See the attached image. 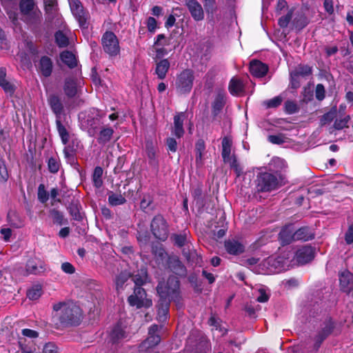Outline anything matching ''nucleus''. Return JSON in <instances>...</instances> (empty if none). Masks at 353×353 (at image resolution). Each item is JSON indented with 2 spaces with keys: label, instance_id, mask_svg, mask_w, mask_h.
<instances>
[{
  "label": "nucleus",
  "instance_id": "obj_1",
  "mask_svg": "<svg viewBox=\"0 0 353 353\" xmlns=\"http://www.w3.org/2000/svg\"><path fill=\"white\" fill-rule=\"evenodd\" d=\"M179 281L174 276H170L167 283L160 282L157 285V292L160 296L158 304L157 319L164 322L168 316L170 301L177 294Z\"/></svg>",
  "mask_w": 353,
  "mask_h": 353
},
{
  "label": "nucleus",
  "instance_id": "obj_2",
  "mask_svg": "<svg viewBox=\"0 0 353 353\" xmlns=\"http://www.w3.org/2000/svg\"><path fill=\"white\" fill-rule=\"evenodd\" d=\"M53 309L55 312L54 318H57L61 325L79 324L81 309L73 303H58L54 305Z\"/></svg>",
  "mask_w": 353,
  "mask_h": 353
},
{
  "label": "nucleus",
  "instance_id": "obj_3",
  "mask_svg": "<svg viewBox=\"0 0 353 353\" xmlns=\"http://www.w3.org/2000/svg\"><path fill=\"white\" fill-rule=\"evenodd\" d=\"M194 80V72L190 69L183 70L176 79L175 86L181 94L190 93Z\"/></svg>",
  "mask_w": 353,
  "mask_h": 353
},
{
  "label": "nucleus",
  "instance_id": "obj_4",
  "mask_svg": "<svg viewBox=\"0 0 353 353\" xmlns=\"http://www.w3.org/2000/svg\"><path fill=\"white\" fill-rule=\"evenodd\" d=\"M256 189L259 192H270L278 187V180L272 174L260 173L256 179Z\"/></svg>",
  "mask_w": 353,
  "mask_h": 353
},
{
  "label": "nucleus",
  "instance_id": "obj_5",
  "mask_svg": "<svg viewBox=\"0 0 353 353\" xmlns=\"http://www.w3.org/2000/svg\"><path fill=\"white\" fill-rule=\"evenodd\" d=\"M103 50L110 56H117L120 52L119 40L112 32H105L101 38Z\"/></svg>",
  "mask_w": 353,
  "mask_h": 353
},
{
  "label": "nucleus",
  "instance_id": "obj_6",
  "mask_svg": "<svg viewBox=\"0 0 353 353\" xmlns=\"http://www.w3.org/2000/svg\"><path fill=\"white\" fill-rule=\"evenodd\" d=\"M151 231L153 235L161 241H165L168 236V224L161 215H157L151 223Z\"/></svg>",
  "mask_w": 353,
  "mask_h": 353
},
{
  "label": "nucleus",
  "instance_id": "obj_7",
  "mask_svg": "<svg viewBox=\"0 0 353 353\" xmlns=\"http://www.w3.org/2000/svg\"><path fill=\"white\" fill-rule=\"evenodd\" d=\"M289 257L284 258L279 256L277 257L271 256L264 261V265L267 266L268 272L270 273H279L286 270L290 265Z\"/></svg>",
  "mask_w": 353,
  "mask_h": 353
},
{
  "label": "nucleus",
  "instance_id": "obj_8",
  "mask_svg": "<svg viewBox=\"0 0 353 353\" xmlns=\"http://www.w3.org/2000/svg\"><path fill=\"white\" fill-rule=\"evenodd\" d=\"M128 302L130 305L136 306L138 308L150 307L152 304L150 299H146L145 292L141 287L134 288V294L128 297Z\"/></svg>",
  "mask_w": 353,
  "mask_h": 353
},
{
  "label": "nucleus",
  "instance_id": "obj_9",
  "mask_svg": "<svg viewBox=\"0 0 353 353\" xmlns=\"http://www.w3.org/2000/svg\"><path fill=\"white\" fill-rule=\"evenodd\" d=\"M161 328V326H159L157 325H152L150 327L148 330V337L139 346L141 351L147 350L148 349L153 347L159 343L161 341L159 332Z\"/></svg>",
  "mask_w": 353,
  "mask_h": 353
},
{
  "label": "nucleus",
  "instance_id": "obj_10",
  "mask_svg": "<svg viewBox=\"0 0 353 353\" xmlns=\"http://www.w3.org/2000/svg\"><path fill=\"white\" fill-rule=\"evenodd\" d=\"M110 340L113 343H118L130 338L128 332L126 331V327L122 323H117L111 330Z\"/></svg>",
  "mask_w": 353,
  "mask_h": 353
},
{
  "label": "nucleus",
  "instance_id": "obj_11",
  "mask_svg": "<svg viewBox=\"0 0 353 353\" xmlns=\"http://www.w3.org/2000/svg\"><path fill=\"white\" fill-rule=\"evenodd\" d=\"M314 258V249L312 246L305 245L299 248L294 259L297 263L303 265L310 262Z\"/></svg>",
  "mask_w": 353,
  "mask_h": 353
},
{
  "label": "nucleus",
  "instance_id": "obj_12",
  "mask_svg": "<svg viewBox=\"0 0 353 353\" xmlns=\"http://www.w3.org/2000/svg\"><path fill=\"white\" fill-rule=\"evenodd\" d=\"M71 11L79 21V26L83 27L85 25L86 17L83 7L79 0H68Z\"/></svg>",
  "mask_w": 353,
  "mask_h": 353
},
{
  "label": "nucleus",
  "instance_id": "obj_13",
  "mask_svg": "<svg viewBox=\"0 0 353 353\" xmlns=\"http://www.w3.org/2000/svg\"><path fill=\"white\" fill-rule=\"evenodd\" d=\"M46 270V265L41 259L37 257L30 258L26 264V271L28 274H39Z\"/></svg>",
  "mask_w": 353,
  "mask_h": 353
},
{
  "label": "nucleus",
  "instance_id": "obj_14",
  "mask_svg": "<svg viewBox=\"0 0 353 353\" xmlns=\"http://www.w3.org/2000/svg\"><path fill=\"white\" fill-rule=\"evenodd\" d=\"M339 276L341 290L350 293L353 290V274L345 270L339 272Z\"/></svg>",
  "mask_w": 353,
  "mask_h": 353
},
{
  "label": "nucleus",
  "instance_id": "obj_15",
  "mask_svg": "<svg viewBox=\"0 0 353 353\" xmlns=\"http://www.w3.org/2000/svg\"><path fill=\"white\" fill-rule=\"evenodd\" d=\"M48 103L52 112L55 114L56 119H61L64 107L59 97L54 94H50L48 98Z\"/></svg>",
  "mask_w": 353,
  "mask_h": 353
},
{
  "label": "nucleus",
  "instance_id": "obj_16",
  "mask_svg": "<svg viewBox=\"0 0 353 353\" xmlns=\"http://www.w3.org/2000/svg\"><path fill=\"white\" fill-rule=\"evenodd\" d=\"M186 6L192 17L196 21H201L204 17V13L201 4L196 0H186Z\"/></svg>",
  "mask_w": 353,
  "mask_h": 353
},
{
  "label": "nucleus",
  "instance_id": "obj_17",
  "mask_svg": "<svg viewBox=\"0 0 353 353\" xmlns=\"http://www.w3.org/2000/svg\"><path fill=\"white\" fill-rule=\"evenodd\" d=\"M268 67L266 64L258 60H253L250 63V72L256 77H262L266 74Z\"/></svg>",
  "mask_w": 353,
  "mask_h": 353
},
{
  "label": "nucleus",
  "instance_id": "obj_18",
  "mask_svg": "<svg viewBox=\"0 0 353 353\" xmlns=\"http://www.w3.org/2000/svg\"><path fill=\"white\" fill-rule=\"evenodd\" d=\"M225 250L230 254L237 255L244 252V245L237 240L229 239L225 241Z\"/></svg>",
  "mask_w": 353,
  "mask_h": 353
},
{
  "label": "nucleus",
  "instance_id": "obj_19",
  "mask_svg": "<svg viewBox=\"0 0 353 353\" xmlns=\"http://www.w3.org/2000/svg\"><path fill=\"white\" fill-rule=\"evenodd\" d=\"M294 226L293 225H288L284 227L279 233V239L283 245L290 244L293 241L294 238Z\"/></svg>",
  "mask_w": 353,
  "mask_h": 353
},
{
  "label": "nucleus",
  "instance_id": "obj_20",
  "mask_svg": "<svg viewBox=\"0 0 353 353\" xmlns=\"http://www.w3.org/2000/svg\"><path fill=\"white\" fill-rule=\"evenodd\" d=\"M185 117V114L183 112H181L176 114L174 118V127L172 132L177 138L182 137L184 134L183 125Z\"/></svg>",
  "mask_w": 353,
  "mask_h": 353
},
{
  "label": "nucleus",
  "instance_id": "obj_21",
  "mask_svg": "<svg viewBox=\"0 0 353 353\" xmlns=\"http://www.w3.org/2000/svg\"><path fill=\"white\" fill-rule=\"evenodd\" d=\"M294 238L295 241H308L314 238L312 230L308 227H303L299 230L294 228Z\"/></svg>",
  "mask_w": 353,
  "mask_h": 353
},
{
  "label": "nucleus",
  "instance_id": "obj_22",
  "mask_svg": "<svg viewBox=\"0 0 353 353\" xmlns=\"http://www.w3.org/2000/svg\"><path fill=\"white\" fill-rule=\"evenodd\" d=\"M170 66V61L167 59H162L157 63L155 73L159 79H163L165 78Z\"/></svg>",
  "mask_w": 353,
  "mask_h": 353
},
{
  "label": "nucleus",
  "instance_id": "obj_23",
  "mask_svg": "<svg viewBox=\"0 0 353 353\" xmlns=\"http://www.w3.org/2000/svg\"><path fill=\"white\" fill-rule=\"evenodd\" d=\"M39 72L45 77H49L52 70V63L51 59L48 57L41 58L39 65Z\"/></svg>",
  "mask_w": 353,
  "mask_h": 353
},
{
  "label": "nucleus",
  "instance_id": "obj_24",
  "mask_svg": "<svg viewBox=\"0 0 353 353\" xmlns=\"http://www.w3.org/2000/svg\"><path fill=\"white\" fill-rule=\"evenodd\" d=\"M63 90L68 98L74 97L78 91L76 81L70 78L66 79L63 86Z\"/></svg>",
  "mask_w": 353,
  "mask_h": 353
},
{
  "label": "nucleus",
  "instance_id": "obj_25",
  "mask_svg": "<svg viewBox=\"0 0 353 353\" xmlns=\"http://www.w3.org/2000/svg\"><path fill=\"white\" fill-rule=\"evenodd\" d=\"M229 90L232 95L238 96L241 94L244 90L243 82L236 78H232L229 84Z\"/></svg>",
  "mask_w": 353,
  "mask_h": 353
},
{
  "label": "nucleus",
  "instance_id": "obj_26",
  "mask_svg": "<svg viewBox=\"0 0 353 353\" xmlns=\"http://www.w3.org/2000/svg\"><path fill=\"white\" fill-rule=\"evenodd\" d=\"M20 9L23 14L31 15L33 14L34 16L38 15L36 10H34V2L33 0H21L20 2Z\"/></svg>",
  "mask_w": 353,
  "mask_h": 353
},
{
  "label": "nucleus",
  "instance_id": "obj_27",
  "mask_svg": "<svg viewBox=\"0 0 353 353\" xmlns=\"http://www.w3.org/2000/svg\"><path fill=\"white\" fill-rule=\"evenodd\" d=\"M61 61L68 65L69 68H72L77 65V59L75 55L69 51H63L60 54Z\"/></svg>",
  "mask_w": 353,
  "mask_h": 353
},
{
  "label": "nucleus",
  "instance_id": "obj_28",
  "mask_svg": "<svg viewBox=\"0 0 353 353\" xmlns=\"http://www.w3.org/2000/svg\"><path fill=\"white\" fill-rule=\"evenodd\" d=\"M170 267L176 274L184 276L185 274V270L183 265L177 258L170 259Z\"/></svg>",
  "mask_w": 353,
  "mask_h": 353
},
{
  "label": "nucleus",
  "instance_id": "obj_29",
  "mask_svg": "<svg viewBox=\"0 0 353 353\" xmlns=\"http://www.w3.org/2000/svg\"><path fill=\"white\" fill-rule=\"evenodd\" d=\"M85 128L90 137H94L96 134V130L99 125V119L90 117V116L88 117L86 120Z\"/></svg>",
  "mask_w": 353,
  "mask_h": 353
},
{
  "label": "nucleus",
  "instance_id": "obj_30",
  "mask_svg": "<svg viewBox=\"0 0 353 353\" xmlns=\"http://www.w3.org/2000/svg\"><path fill=\"white\" fill-rule=\"evenodd\" d=\"M225 104V94L224 93L219 92L213 102L212 111L214 114H217L223 108Z\"/></svg>",
  "mask_w": 353,
  "mask_h": 353
},
{
  "label": "nucleus",
  "instance_id": "obj_31",
  "mask_svg": "<svg viewBox=\"0 0 353 353\" xmlns=\"http://www.w3.org/2000/svg\"><path fill=\"white\" fill-rule=\"evenodd\" d=\"M57 129L61 137V141L66 145L69 141V133L65 126L61 123V119H56Z\"/></svg>",
  "mask_w": 353,
  "mask_h": 353
},
{
  "label": "nucleus",
  "instance_id": "obj_32",
  "mask_svg": "<svg viewBox=\"0 0 353 353\" xmlns=\"http://www.w3.org/2000/svg\"><path fill=\"white\" fill-rule=\"evenodd\" d=\"M232 140L228 137H224L222 140V157L223 161L229 159L231 153Z\"/></svg>",
  "mask_w": 353,
  "mask_h": 353
},
{
  "label": "nucleus",
  "instance_id": "obj_33",
  "mask_svg": "<svg viewBox=\"0 0 353 353\" xmlns=\"http://www.w3.org/2000/svg\"><path fill=\"white\" fill-rule=\"evenodd\" d=\"M103 169L99 166L96 167L94 170V172L92 174V182L94 186L97 188H101L103 185Z\"/></svg>",
  "mask_w": 353,
  "mask_h": 353
},
{
  "label": "nucleus",
  "instance_id": "obj_34",
  "mask_svg": "<svg viewBox=\"0 0 353 353\" xmlns=\"http://www.w3.org/2000/svg\"><path fill=\"white\" fill-rule=\"evenodd\" d=\"M332 330V325L331 323H329L325 325V327L323 329L321 333H320L316 339L315 343V350H317L320 346L321 342L326 338V336L331 332Z\"/></svg>",
  "mask_w": 353,
  "mask_h": 353
},
{
  "label": "nucleus",
  "instance_id": "obj_35",
  "mask_svg": "<svg viewBox=\"0 0 353 353\" xmlns=\"http://www.w3.org/2000/svg\"><path fill=\"white\" fill-rule=\"evenodd\" d=\"M114 130L111 128H103L100 132L98 137V141L100 143H105L108 142L112 134H113Z\"/></svg>",
  "mask_w": 353,
  "mask_h": 353
},
{
  "label": "nucleus",
  "instance_id": "obj_36",
  "mask_svg": "<svg viewBox=\"0 0 353 353\" xmlns=\"http://www.w3.org/2000/svg\"><path fill=\"white\" fill-rule=\"evenodd\" d=\"M125 199L121 194L110 192L108 196V202L110 205L113 206L122 205L125 203Z\"/></svg>",
  "mask_w": 353,
  "mask_h": 353
},
{
  "label": "nucleus",
  "instance_id": "obj_37",
  "mask_svg": "<svg viewBox=\"0 0 353 353\" xmlns=\"http://www.w3.org/2000/svg\"><path fill=\"white\" fill-rule=\"evenodd\" d=\"M292 72L299 77H306L312 73V68L307 65H299Z\"/></svg>",
  "mask_w": 353,
  "mask_h": 353
},
{
  "label": "nucleus",
  "instance_id": "obj_38",
  "mask_svg": "<svg viewBox=\"0 0 353 353\" xmlns=\"http://www.w3.org/2000/svg\"><path fill=\"white\" fill-rule=\"evenodd\" d=\"M42 294L41 286L39 285H37L31 288L27 292V296L30 300H37L38 299Z\"/></svg>",
  "mask_w": 353,
  "mask_h": 353
},
{
  "label": "nucleus",
  "instance_id": "obj_39",
  "mask_svg": "<svg viewBox=\"0 0 353 353\" xmlns=\"http://www.w3.org/2000/svg\"><path fill=\"white\" fill-rule=\"evenodd\" d=\"M336 109H332L328 112L324 114L321 119L320 124L321 126L330 123L333 119L336 117Z\"/></svg>",
  "mask_w": 353,
  "mask_h": 353
},
{
  "label": "nucleus",
  "instance_id": "obj_40",
  "mask_svg": "<svg viewBox=\"0 0 353 353\" xmlns=\"http://www.w3.org/2000/svg\"><path fill=\"white\" fill-rule=\"evenodd\" d=\"M130 274L126 272H121L116 278L115 284L118 292L123 289V285L128 280Z\"/></svg>",
  "mask_w": 353,
  "mask_h": 353
},
{
  "label": "nucleus",
  "instance_id": "obj_41",
  "mask_svg": "<svg viewBox=\"0 0 353 353\" xmlns=\"http://www.w3.org/2000/svg\"><path fill=\"white\" fill-rule=\"evenodd\" d=\"M283 100V97L281 96H276L272 99L263 101V105L267 108H275L281 104Z\"/></svg>",
  "mask_w": 353,
  "mask_h": 353
},
{
  "label": "nucleus",
  "instance_id": "obj_42",
  "mask_svg": "<svg viewBox=\"0 0 353 353\" xmlns=\"http://www.w3.org/2000/svg\"><path fill=\"white\" fill-rule=\"evenodd\" d=\"M133 281L136 287H141L143 285L148 279V275L145 271L141 270V273L135 274L133 276Z\"/></svg>",
  "mask_w": 353,
  "mask_h": 353
},
{
  "label": "nucleus",
  "instance_id": "obj_43",
  "mask_svg": "<svg viewBox=\"0 0 353 353\" xmlns=\"http://www.w3.org/2000/svg\"><path fill=\"white\" fill-rule=\"evenodd\" d=\"M55 40L59 47H65L68 45V38L62 31L56 32Z\"/></svg>",
  "mask_w": 353,
  "mask_h": 353
},
{
  "label": "nucleus",
  "instance_id": "obj_44",
  "mask_svg": "<svg viewBox=\"0 0 353 353\" xmlns=\"http://www.w3.org/2000/svg\"><path fill=\"white\" fill-rule=\"evenodd\" d=\"M284 108L285 112L289 114H294L299 110L297 103L295 101L291 100H288L285 102Z\"/></svg>",
  "mask_w": 353,
  "mask_h": 353
},
{
  "label": "nucleus",
  "instance_id": "obj_45",
  "mask_svg": "<svg viewBox=\"0 0 353 353\" xmlns=\"http://www.w3.org/2000/svg\"><path fill=\"white\" fill-rule=\"evenodd\" d=\"M9 178L8 172L6 165V162L3 159L0 158V182H6Z\"/></svg>",
  "mask_w": 353,
  "mask_h": 353
},
{
  "label": "nucleus",
  "instance_id": "obj_46",
  "mask_svg": "<svg viewBox=\"0 0 353 353\" xmlns=\"http://www.w3.org/2000/svg\"><path fill=\"white\" fill-rule=\"evenodd\" d=\"M170 43V39L167 38L164 34H160L157 36L156 41L153 46H168Z\"/></svg>",
  "mask_w": 353,
  "mask_h": 353
},
{
  "label": "nucleus",
  "instance_id": "obj_47",
  "mask_svg": "<svg viewBox=\"0 0 353 353\" xmlns=\"http://www.w3.org/2000/svg\"><path fill=\"white\" fill-rule=\"evenodd\" d=\"M48 166L50 172L57 173L59 170L60 163L56 158L51 157L48 159Z\"/></svg>",
  "mask_w": 353,
  "mask_h": 353
},
{
  "label": "nucleus",
  "instance_id": "obj_48",
  "mask_svg": "<svg viewBox=\"0 0 353 353\" xmlns=\"http://www.w3.org/2000/svg\"><path fill=\"white\" fill-rule=\"evenodd\" d=\"M205 150L204 142L202 140H199L196 143V161L201 162L202 160V152Z\"/></svg>",
  "mask_w": 353,
  "mask_h": 353
},
{
  "label": "nucleus",
  "instance_id": "obj_49",
  "mask_svg": "<svg viewBox=\"0 0 353 353\" xmlns=\"http://www.w3.org/2000/svg\"><path fill=\"white\" fill-rule=\"evenodd\" d=\"M50 215L54 223L60 225L63 224V215L61 212L52 210L50 211Z\"/></svg>",
  "mask_w": 353,
  "mask_h": 353
},
{
  "label": "nucleus",
  "instance_id": "obj_50",
  "mask_svg": "<svg viewBox=\"0 0 353 353\" xmlns=\"http://www.w3.org/2000/svg\"><path fill=\"white\" fill-rule=\"evenodd\" d=\"M0 86L3 89L4 92L9 94L12 95L15 91L16 86L11 82L6 80L0 84Z\"/></svg>",
  "mask_w": 353,
  "mask_h": 353
},
{
  "label": "nucleus",
  "instance_id": "obj_51",
  "mask_svg": "<svg viewBox=\"0 0 353 353\" xmlns=\"http://www.w3.org/2000/svg\"><path fill=\"white\" fill-rule=\"evenodd\" d=\"M69 211L75 220H80L81 219L77 203H72L69 207Z\"/></svg>",
  "mask_w": 353,
  "mask_h": 353
},
{
  "label": "nucleus",
  "instance_id": "obj_52",
  "mask_svg": "<svg viewBox=\"0 0 353 353\" xmlns=\"http://www.w3.org/2000/svg\"><path fill=\"white\" fill-rule=\"evenodd\" d=\"M350 120L349 116H345L343 119H337L334 121V127L336 130H342L343 128L347 127V123Z\"/></svg>",
  "mask_w": 353,
  "mask_h": 353
},
{
  "label": "nucleus",
  "instance_id": "obj_53",
  "mask_svg": "<svg viewBox=\"0 0 353 353\" xmlns=\"http://www.w3.org/2000/svg\"><path fill=\"white\" fill-rule=\"evenodd\" d=\"M299 281L298 279L294 278H290L289 279H285L282 281V285L288 290L292 289L299 285Z\"/></svg>",
  "mask_w": 353,
  "mask_h": 353
},
{
  "label": "nucleus",
  "instance_id": "obj_54",
  "mask_svg": "<svg viewBox=\"0 0 353 353\" xmlns=\"http://www.w3.org/2000/svg\"><path fill=\"white\" fill-rule=\"evenodd\" d=\"M18 343L21 353H34V350H32L26 343V339L23 337H19Z\"/></svg>",
  "mask_w": 353,
  "mask_h": 353
},
{
  "label": "nucleus",
  "instance_id": "obj_55",
  "mask_svg": "<svg viewBox=\"0 0 353 353\" xmlns=\"http://www.w3.org/2000/svg\"><path fill=\"white\" fill-rule=\"evenodd\" d=\"M49 194L45 190L43 185L41 184L38 188V199L41 203H45L48 201Z\"/></svg>",
  "mask_w": 353,
  "mask_h": 353
},
{
  "label": "nucleus",
  "instance_id": "obj_56",
  "mask_svg": "<svg viewBox=\"0 0 353 353\" xmlns=\"http://www.w3.org/2000/svg\"><path fill=\"white\" fill-rule=\"evenodd\" d=\"M152 48L156 53L155 57L157 59H161L167 55L169 52L165 47L153 46Z\"/></svg>",
  "mask_w": 353,
  "mask_h": 353
},
{
  "label": "nucleus",
  "instance_id": "obj_57",
  "mask_svg": "<svg viewBox=\"0 0 353 353\" xmlns=\"http://www.w3.org/2000/svg\"><path fill=\"white\" fill-rule=\"evenodd\" d=\"M22 337L25 339L27 337L30 339H34L39 336L38 332L31 329H23L21 330Z\"/></svg>",
  "mask_w": 353,
  "mask_h": 353
},
{
  "label": "nucleus",
  "instance_id": "obj_58",
  "mask_svg": "<svg viewBox=\"0 0 353 353\" xmlns=\"http://www.w3.org/2000/svg\"><path fill=\"white\" fill-rule=\"evenodd\" d=\"M268 140L273 143L280 145L285 142V138L282 134L270 135L268 137Z\"/></svg>",
  "mask_w": 353,
  "mask_h": 353
},
{
  "label": "nucleus",
  "instance_id": "obj_59",
  "mask_svg": "<svg viewBox=\"0 0 353 353\" xmlns=\"http://www.w3.org/2000/svg\"><path fill=\"white\" fill-rule=\"evenodd\" d=\"M46 10L48 13H53L56 10V0H43Z\"/></svg>",
  "mask_w": 353,
  "mask_h": 353
},
{
  "label": "nucleus",
  "instance_id": "obj_60",
  "mask_svg": "<svg viewBox=\"0 0 353 353\" xmlns=\"http://www.w3.org/2000/svg\"><path fill=\"white\" fill-rule=\"evenodd\" d=\"M344 239L347 245L353 243V225L348 227L347 230L345 233Z\"/></svg>",
  "mask_w": 353,
  "mask_h": 353
},
{
  "label": "nucleus",
  "instance_id": "obj_61",
  "mask_svg": "<svg viewBox=\"0 0 353 353\" xmlns=\"http://www.w3.org/2000/svg\"><path fill=\"white\" fill-rule=\"evenodd\" d=\"M292 19V13L291 12H288L286 15L283 16V17H281L279 19V25L281 27V28H285L288 26L290 21Z\"/></svg>",
  "mask_w": 353,
  "mask_h": 353
},
{
  "label": "nucleus",
  "instance_id": "obj_62",
  "mask_svg": "<svg viewBox=\"0 0 353 353\" xmlns=\"http://www.w3.org/2000/svg\"><path fill=\"white\" fill-rule=\"evenodd\" d=\"M316 98L321 101L325 98V88L322 84H318L316 87Z\"/></svg>",
  "mask_w": 353,
  "mask_h": 353
},
{
  "label": "nucleus",
  "instance_id": "obj_63",
  "mask_svg": "<svg viewBox=\"0 0 353 353\" xmlns=\"http://www.w3.org/2000/svg\"><path fill=\"white\" fill-rule=\"evenodd\" d=\"M61 270L63 272H64L66 274H73L75 272L74 267L68 262H65L61 264Z\"/></svg>",
  "mask_w": 353,
  "mask_h": 353
},
{
  "label": "nucleus",
  "instance_id": "obj_64",
  "mask_svg": "<svg viewBox=\"0 0 353 353\" xmlns=\"http://www.w3.org/2000/svg\"><path fill=\"white\" fill-rule=\"evenodd\" d=\"M57 347L52 343H46L43 350V353H57Z\"/></svg>",
  "mask_w": 353,
  "mask_h": 353
}]
</instances>
